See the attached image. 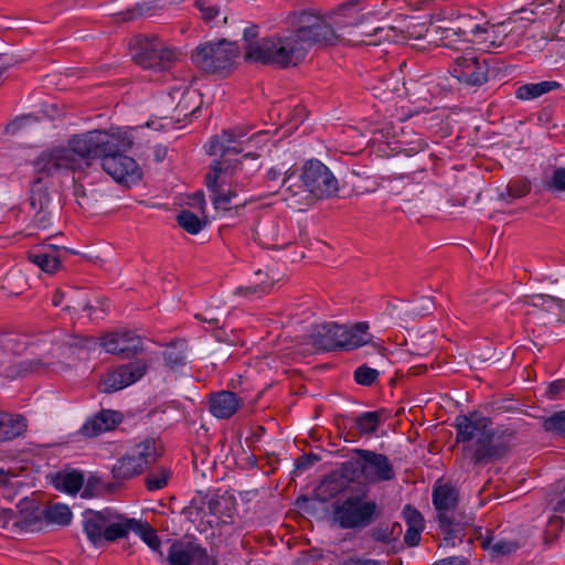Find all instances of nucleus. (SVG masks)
<instances>
[{"mask_svg":"<svg viewBox=\"0 0 565 565\" xmlns=\"http://www.w3.org/2000/svg\"><path fill=\"white\" fill-rule=\"evenodd\" d=\"M340 477L354 482L364 479L367 483L388 482L396 473L390 458L381 452L354 448L351 456L340 465Z\"/></svg>","mask_w":565,"mask_h":565,"instance_id":"5","label":"nucleus"},{"mask_svg":"<svg viewBox=\"0 0 565 565\" xmlns=\"http://www.w3.org/2000/svg\"><path fill=\"white\" fill-rule=\"evenodd\" d=\"M24 531H39L46 524L45 508L32 504L31 508L21 511L20 519L14 522Z\"/></svg>","mask_w":565,"mask_h":565,"instance_id":"30","label":"nucleus"},{"mask_svg":"<svg viewBox=\"0 0 565 565\" xmlns=\"http://www.w3.org/2000/svg\"><path fill=\"white\" fill-rule=\"evenodd\" d=\"M347 34L358 43L365 45H379L382 40L388 36L387 31L375 25L374 17L365 18L361 15L352 22L345 24Z\"/></svg>","mask_w":565,"mask_h":565,"instance_id":"18","label":"nucleus"},{"mask_svg":"<svg viewBox=\"0 0 565 565\" xmlns=\"http://www.w3.org/2000/svg\"><path fill=\"white\" fill-rule=\"evenodd\" d=\"M243 142L238 141L231 136H227L225 132H221L220 135H215L211 138L210 142L206 146V152L210 156H221V160H226L225 157L230 153H241L243 152Z\"/></svg>","mask_w":565,"mask_h":565,"instance_id":"25","label":"nucleus"},{"mask_svg":"<svg viewBox=\"0 0 565 565\" xmlns=\"http://www.w3.org/2000/svg\"><path fill=\"white\" fill-rule=\"evenodd\" d=\"M433 565H468V559L465 557L451 556L439 559L435 562Z\"/></svg>","mask_w":565,"mask_h":565,"instance_id":"60","label":"nucleus"},{"mask_svg":"<svg viewBox=\"0 0 565 565\" xmlns=\"http://www.w3.org/2000/svg\"><path fill=\"white\" fill-rule=\"evenodd\" d=\"M28 203L31 225L38 230L49 228L61 210L60 202L54 200L53 194L41 178L32 182Z\"/></svg>","mask_w":565,"mask_h":565,"instance_id":"12","label":"nucleus"},{"mask_svg":"<svg viewBox=\"0 0 565 565\" xmlns=\"http://www.w3.org/2000/svg\"><path fill=\"white\" fill-rule=\"evenodd\" d=\"M345 565H384L382 562L372 558H350Z\"/></svg>","mask_w":565,"mask_h":565,"instance_id":"63","label":"nucleus"},{"mask_svg":"<svg viewBox=\"0 0 565 565\" xmlns=\"http://www.w3.org/2000/svg\"><path fill=\"white\" fill-rule=\"evenodd\" d=\"M531 192V182L526 178L511 180L499 193V200L511 203L514 200L526 196Z\"/></svg>","mask_w":565,"mask_h":565,"instance_id":"36","label":"nucleus"},{"mask_svg":"<svg viewBox=\"0 0 565 565\" xmlns=\"http://www.w3.org/2000/svg\"><path fill=\"white\" fill-rule=\"evenodd\" d=\"M273 285L264 282L257 284L255 286H247V287H239L237 289V294L248 296V295H255V294H267Z\"/></svg>","mask_w":565,"mask_h":565,"instance_id":"57","label":"nucleus"},{"mask_svg":"<svg viewBox=\"0 0 565 565\" xmlns=\"http://www.w3.org/2000/svg\"><path fill=\"white\" fill-rule=\"evenodd\" d=\"M136 519L125 518L113 513V519L107 521L104 530L103 541L115 542L119 539H127L129 532L134 531Z\"/></svg>","mask_w":565,"mask_h":565,"instance_id":"27","label":"nucleus"},{"mask_svg":"<svg viewBox=\"0 0 565 565\" xmlns=\"http://www.w3.org/2000/svg\"><path fill=\"white\" fill-rule=\"evenodd\" d=\"M450 73L459 83L479 87L488 82L489 66L486 58L471 52L457 57Z\"/></svg>","mask_w":565,"mask_h":565,"instance_id":"13","label":"nucleus"},{"mask_svg":"<svg viewBox=\"0 0 565 565\" xmlns=\"http://www.w3.org/2000/svg\"><path fill=\"white\" fill-rule=\"evenodd\" d=\"M177 222L185 232L195 235L200 233L206 221L201 220L195 213L190 210H182L177 215Z\"/></svg>","mask_w":565,"mask_h":565,"instance_id":"39","label":"nucleus"},{"mask_svg":"<svg viewBox=\"0 0 565 565\" xmlns=\"http://www.w3.org/2000/svg\"><path fill=\"white\" fill-rule=\"evenodd\" d=\"M259 34V26L257 24H252L247 26L243 32V40L245 42V54L244 58L249 62L260 63L263 65H273L276 66L275 62H268L263 58H260L259 54L264 55L265 53H262L263 43L267 40H274L279 39V35H273L263 38L260 40H257Z\"/></svg>","mask_w":565,"mask_h":565,"instance_id":"23","label":"nucleus"},{"mask_svg":"<svg viewBox=\"0 0 565 565\" xmlns=\"http://www.w3.org/2000/svg\"><path fill=\"white\" fill-rule=\"evenodd\" d=\"M46 524L56 523L67 525L72 520V512L64 504H55L45 508Z\"/></svg>","mask_w":565,"mask_h":565,"instance_id":"43","label":"nucleus"},{"mask_svg":"<svg viewBox=\"0 0 565 565\" xmlns=\"http://www.w3.org/2000/svg\"><path fill=\"white\" fill-rule=\"evenodd\" d=\"M131 56L142 68L162 72L169 70L175 60L174 51L158 36H138L131 45Z\"/></svg>","mask_w":565,"mask_h":565,"instance_id":"11","label":"nucleus"},{"mask_svg":"<svg viewBox=\"0 0 565 565\" xmlns=\"http://www.w3.org/2000/svg\"><path fill=\"white\" fill-rule=\"evenodd\" d=\"M275 232H276V225L275 224H270V225L263 224V225H259V226H257V228L255 231L256 239L263 246L268 247V248H274L277 245L274 242H271L270 239H268L267 236H268L269 233L274 234Z\"/></svg>","mask_w":565,"mask_h":565,"instance_id":"51","label":"nucleus"},{"mask_svg":"<svg viewBox=\"0 0 565 565\" xmlns=\"http://www.w3.org/2000/svg\"><path fill=\"white\" fill-rule=\"evenodd\" d=\"M370 487L361 483L348 487L343 498L332 504V521L341 530L366 529L382 515V508L370 499Z\"/></svg>","mask_w":565,"mask_h":565,"instance_id":"4","label":"nucleus"},{"mask_svg":"<svg viewBox=\"0 0 565 565\" xmlns=\"http://www.w3.org/2000/svg\"><path fill=\"white\" fill-rule=\"evenodd\" d=\"M186 349L185 340H174L167 344L166 350L162 352V358L166 367L177 370L184 366L186 363Z\"/></svg>","mask_w":565,"mask_h":565,"instance_id":"29","label":"nucleus"},{"mask_svg":"<svg viewBox=\"0 0 565 565\" xmlns=\"http://www.w3.org/2000/svg\"><path fill=\"white\" fill-rule=\"evenodd\" d=\"M207 508L210 513L215 516H230L233 501L231 497L225 494H215L207 501Z\"/></svg>","mask_w":565,"mask_h":565,"instance_id":"42","label":"nucleus"},{"mask_svg":"<svg viewBox=\"0 0 565 565\" xmlns=\"http://www.w3.org/2000/svg\"><path fill=\"white\" fill-rule=\"evenodd\" d=\"M170 565H215L207 555L206 548L194 542L174 541L169 548Z\"/></svg>","mask_w":565,"mask_h":565,"instance_id":"17","label":"nucleus"},{"mask_svg":"<svg viewBox=\"0 0 565 565\" xmlns=\"http://www.w3.org/2000/svg\"><path fill=\"white\" fill-rule=\"evenodd\" d=\"M543 428L548 433L565 436V411L556 412L543 420Z\"/></svg>","mask_w":565,"mask_h":565,"instance_id":"48","label":"nucleus"},{"mask_svg":"<svg viewBox=\"0 0 565 565\" xmlns=\"http://www.w3.org/2000/svg\"><path fill=\"white\" fill-rule=\"evenodd\" d=\"M13 518V511L10 509H3L0 511V527L4 529Z\"/></svg>","mask_w":565,"mask_h":565,"instance_id":"64","label":"nucleus"},{"mask_svg":"<svg viewBox=\"0 0 565 565\" xmlns=\"http://www.w3.org/2000/svg\"><path fill=\"white\" fill-rule=\"evenodd\" d=\"M380 373L377 370L363 364L354 371V381L363 386H371L379 377Z\"/></svg>","mask_w":565,"mask_h":565,"instance_id":"50","label":"nucleus"},{"mask_svg":"<svg viewBox=\"0 0 565 565\" xmlns=\"http://www.w3.org/2000/svg\"><path fill=\"white\" fill-rule=\"evenodd\" d=\"M26 429V420L21 415L0 412V443L21 436Z\"/></svg>","mask_w":565,"mask_h":565,"instance_id":"26","label":"nucleus"},{"mask_svg":"<svg viewBox=\"0 0 565 565\" xmlns=\"http://www.w3.org/2000/svg\"><path fill=\"white\" fill-rule=\"evenodd\" d=\"M370 536L374 541L384 543V544H388V543L393 542L390 531H388V525H384V524H379L377 526H374L370 531Z\"/></svg>","mask_w":565,"mask_h":565,"instance_id":"54","label":"nucleus"},{"mask_svg":"<svg viewBox=\"0 0 565 565\" xmlns=\"http://www.w3.org/2000/svg\"><path fill=\"white\" fill-rule=\"evenodd\" d=\"M348 488L344 489L343 484L337 479L334 476H328L326 477L321 484L318 487V491L324 497L322 500H326L328 498H335L341 492H347Z\"/></svg>","mask_w":565,"mask_h":565,"instance_id":"47","label":"nucleus"},{"mask_svg":"<svg viewBox=\"0 0 565 565\" xmlns=\"http://www.w3.org/2000/svg\"><path fill=\"white\" fill-rule=\"evenodd\" d=\"M436 521L443 533V540L446 545L456 546L462 543L466 536V529L473 524V516L467 513L463 509L456 510L443 515H436Z\"/></svg>","mask_w":565,"mask_h":565,"instance_id":"16","label":"nucleus"},{"mask_svg":"<svg viewBox=\"0 0 565 565\" xmlns=\"http://www.w3.org/2000/svg\"><path fill=\"white\" fill-rule=\"evenodd\" d=\"M239 55L236 42L225 39L199 45L191 55L192 63L202 71L220 76H227Z\"/></svg>","mask_w":565,"mask_h":565,"instance_id":"10","label":"nucleus"},{"mask_svg":"<svg viewBox=\"0 0 565 565\" xmlns=\"http://www.w3.org/2000/svg\"><path fill=\"white\" fill-rule=\"evenodd\" d=\"M492 425L489 417L478 413L458 415L455 419L456 441L462 445L463 457L473 465L500 460L518 445L515 429Z\"/></svg>","mask_w":565,"mask_h":565,"instance_id":"2","label":"nucleus"},{"mask_svg":"<svg viewBox=\"0 0 565 565\" xmlns=\"http://www.w3.org/2000/svg\"><path fill=\"white\" fill-rule=\"evenodd\" d=\"M433 505L436 510V515H446L459 507L458 491L450 484H443L435 487L431 494Z\"/></svg>","mask_w":565,"mask_h":565,"instance_id":"24","label":"nucleus"},{"mask_svg":"<svg viewBox=\"0 0 565 565\" xmlns=\"http://www.w3.org/2000/svg\"><path fill=\"white\" fill-rule=\"evenodd\" d=\"M259 154L256 152H247L241 159L234 161L223 160L213 161L210 166V171L205 175V185L209 191L213 193L212 203L215 210L228 211L232 209V199L236 196L235 190L224 191L222 184L225 183L226 178H235V185H237L238 174L243 171L244 160L258 159Z\"/></svg>","mask_w":565,"mask_h":565,"instance_id":"9","label":"nucleus"},{"mask_svg":"<svg viewBox=\"0 0 565 565\" xmlns=\"http://www.w3.org/2000/svg\"><path fill=\"white\" fill-rule=\"evenodd\" d=\"M122 414L118 411L102 409L93 417L88 418L81 427V434L84 437L93 438L103 433L113 430L122 422Z\"/></svg>","mask_w":565,"mask_h":565,"instance_id":"19","label":"nucleus"},{"mask_svg":"<svg viewBox=\"0 0 565 565\" xmlns=\"http://www.w3.org/2000/svg\"><path fill=\"white\" fill-rule=\"evenodd\" d=\"M100 345L107 353L121 359H131L143 351L142 339L130 330H117L99 338Z\"/></svg>","mask_w":565,"mask_h":565,"instance_id":"15","label":"nucleus"},{"mask_svg":"<svg viewBox=\"0 0 565 565\" xmlns=\"http://www.w3.org/2000/svg\"><path fill=\"white\" fill-rule=\"evenodd\" d=\"M129 454L137 463H140L142 471L156 463L161 456L156 447L154 439H147L136 445L130 449Z\"/></svg>","mask_w":565,"mask_h":565,"instance_id":"28","label":"nucleus"},{"mask_svg":"<svg viewBox=\"0 0 565 565\" xmlns=\"http://www.w3.org/2000/svg\"><path fill=\"white\" fill-rule=\"evenodd\" d=\"M386 411L384 408L373 412H364L353 419L359 435L374 434L384 420Z\"/></svg>","mask_w":565,"mask_h":565,"instance_id":"33","label":"nucleus"},{"mask_svg":"<svg viewBox=\"0 0 565 565\" xmlns=\"http://www.w3.org/2000/svg\"><path fill=\"white\" fill-rule=\"evenodd\" d=\"M195 7L202 12L203 19L206 21L215 19L218 14V9L209 4L205 0H196Z\"/></svg>","mask_w":565,"mask_h":565,"instance_id":"55","label":"nucleus"},{"mask_svg":"<svg viewBox=\"0 0 565 565\" xmlns=\"http://www.w3.org/2000/svg\"><path fill=\"white\" fill-rule=\"evenodd\" d=\"M93 139H87V132L74 135L67 147H56L42 152L34 160L38 173L53 175L63 171L83 170L87 163V154L92 153L89 146Z\"/></svg>","mask_w":565,"mask_h":565,"instance_id":"6","label":"nucleus"},{"mask_svg":"<svg viewBox=\"0 0 565 565\" xmlns=\"http://www.w3.org/2000/svg\"><path fill=\"white\" fill-rule=\"evenodd\" d=\"M170 469L166 467H159L156 470L150 471L145 478V486L148 491H157L168 486L171 478Z\"/></svg>","mask_w":565,"mask_h":565,"instance_id":"40","label":"nucleus"},{"mask_svg":"<svg viewBox=\"0 0 565 565\" xmlns=\"http://www.w3.org/2000/svg\"><path fill=\"white\" fill-rule=\"evenodd\" d=\"M114 18H115L116 22H120V23L129 22V21H134V20L138 19L134 7L115 13Z\"/></svg>","mask_w":565,"mask_h":565,"instance_id":"59","label":"nucleus"},{"mask_svg":"<svg viewBox=\"0 0 565 565\" xmlns=\"http://www.w3.org/2000/svg\"><path fill=\"white\" fill-rule=\"evenodd\" d=\"M195 99V92H191L189 89L184 90L174 108V111L178 114V116L186 117L189 115H193L198 109V106H194Z\"/></svg>","mask_w":565,"mask_h":565,"instance_id":"46","label":"nucleus"},{"mask_svg":"<svg viewBox=\"0 0 565 565\" xmlns=\"http://www.w3.org/2000/svg\"><path fill=\"white\" fill-rule=\"evenodd\" d=\"M243 404V398L231 391L211 393L209 397V411L220 419L231 418Z\"/></svg>","mask_w":565,"mask_h":565,"instance_id":"20","label":"nucleus"},{"mask_svg":"<svg viewBox=\"0 0 565 565\" xmlns=\"http://www.w3.org/2000/svg\"><path fill=\"white\" fill-rule=\"evenodd\" d=\"M492 541L493 537L491 535H487L481 539L480 544L483 550L491 551L492 556L510 555L520 547L519 544L513 541L499 540L494 543Z\"/></svg>","mask_w":565,"mask_h":565,"instance_id":"38","label":"nucleus"},{"mask_svg":"<svg viewBox=\"0 0 565 565\" xmlns=\"http://www.w3.org/2000/svg\"><path fill=\"white\" fill-rule=\"evenodd\" d=\"M559 83L554 81H543L540 83H529L521 85L515 90V97L521 100H530L537 98L551 90L558 88Z\"/></svg>","mask_w":565,"mask_h":565,"instance_id":"34","label":"nucleus"},{"mask_svg":"<svg viewBox=\"0 0 565 565\" xmlns=\"http://www.w3.org/2000/svg\"><path fill=\"white\" fill-rule=\"evenodd\" d=\"M525 302L530 306L542 308L546 311H550L553 307H556L562 311L565 310V302L563 299L548 295H533L527 297Z\"/></svg>","mask_w":565,"mask_h":565,"instance_id":"44","label":"nucleus"},{"mask_svg":"<svg viewBox=\"0 0 565 565\" xmlns=\"http://www.w3.org/2000/svg\"><path fill=\"white\" fill-rule=\"evenodd\" d=\"M47 369L49 363L44 362L42 359H31L12 363L7 367L6 372L9 377H18L32 374H43Z\"/></svg>","mask_w":565,"mask_h":565,"instance_id":"31","label":"nucleus"},{"mask_svg":"<svg viewBox=\"0 0 565 565\" xmlns=\"http://www.w3.org/2000/svg\"><path fill=\"white\" fill-rule=\"evenodd\" d=\"M546 188L556 192H565V168H556Z\"/></svg>","mask_w":565,"mask_h":565,"instance_id":"53","label":"nucleus"},{"mask_svg":"<svg viewBox=\"0 0 565 565\" xmlns=\"http://www.w3.org/2000/svg\"><path fill=\"white\" fill-rule=\"evenodd\" d=\"M250 129L252 127L249 126H237L232 129L223 130V132L238 141H242L243 143L255 142L256 145H265L268 141L267 131L259 130L248 136Z\"/></svg>","mask_w":565,"mask_h":565,"instance_id":"37","label":"nucleus"},{"mask_svg":"<svg viewBox=\"0 0 565 565\" xmlns=\"http://www.w3.org/2000/svg\"><path fill=\"white\" fill-rule=\"evenodd\" d=\"M565 390V381L564 380H557L550 384L547 388V394L550 397L557 396L561 392Z\"/></svg>","mask_w":565,"mask_h":565,"instance_id":"61","label":"nucleus"},{"mask_svg":"<svg viewBox=\"0 0 565 565\" xmlns=\"http://www.w3.org/2000/svg\"><path fill=\"white\" fill-rule=\"evenodd\" d=\"M106 302V300H97L96 305L85 302L82 306V310L87 312L93 320L103 319V315L108 310Z\"/></svg>","mask_w":565,"mask_h":565,"instance_id":"52","label":"nucleus"},{"mask_svg":"<svg viewBox=\"0 0 565 565\" xmlns=\"http://www.w3.org/2000/svg\"><path fill=\"white\" fill-rule=\"evenodd\" d=\"M284 23L286 33L279 39L267 40L260 50V58L275 62L285 70L302 63L309 50L316 44H331L337 35L323 17L310 11L298 10L288 13Z\"/></svg>","mask_w":565,"mask_h":565,"instance_id":"1","label":"nucleus"},{"mask_svg":"<svg viewBox=\"0 0 565 565\" xmlns=\"http://www.w3.org/2000/svg\"><path fill=\"white\" fill-rule=\"evenodd\" d=\"M134 531L140 536V539L153 551H158L161 545V541L156 530L147 522L136 520Z\"/></svg>","mask_w":565,"mask_h":565,"instance_id":"41","label":"nucleus"},{"mask_svg":"<svg viewBox=\"0 0 565 565\" xmlns=\"http://www.w3.org/2000/svg\"><path fill=\"white\" fill-rule=\"evenodd\" d=\"M113 519V513L109 510L92 511L86 510L83 514V527L87 539L95 546L103 542L104 530L106 529L107 521Z\"/></svg>","mask_w":565,"mask_h":565,"instance_id":"21","label":"nucleus"},{"mask_svg":"<svg viewBox=\"0 0 565 565\" xmlns=\"http://www.w3.org/2000/svg\"><path fill=\"white\" fill-rule=\"evenodd\" d=\"M424 529H414V527H407L405 535H404V542L408 546H417L420 542V534Z\"/></svg>","mask_w":565,"mask_h":565,"instance_id":"58","label":"nucleus"},{"mask_svg":"<svg viewBox=\"0 0 565 565\" xmlns=\"http://www.w3.org/2000/svg\"><path fill=\"white\" fill-rule=\"evenodd\" d=\"M159 8L157 1H142L138 2L136 6H134V9L136 11V14L138 18L142 15H150L154 10Z\"/></svg>","mask_w":565,"mask_h":565,"instance_id":"56","label":"nucleus"},{"mask_svg":"<svg viewBox=\"0 0 565 565\" xmlns=\"http://www.w3.org/2000/svg\"><path fill=\"white\" fill-rule=\"evenodd\" d=\"M313 344L322 351L353 350L372 339L366 322H358L351 328L337 323L316 326L311 333Z\"/></svg>","mask_w":565,"mask_h":565,"instance_id":"8","label":"nucleus"},{"mask_svg":"<svg viewBox=\"0 0 565 565\" xmlns=\"http://www.w3.org/2000/svg\"><path fill=\"white\" fill-rule=\"evenodd\" d=\"M61 252L67 253V248L54 244L44 243L42 248L29 253V259L47 274L55 273L61 266Z\"/></svg>","mask_w":565,"mask_h":565,"instance_id":"22","label":"nucleus"},{"mask_svg":"<svg viewBox=\"0 0 565 565\" xmlns=\"http://www.w3.org/2000/svg\"><path fill=\"white\" fill-rule=\"evenodd\" d=\"M142 472L140 463L129 452L120 457L113 466L111 473L116 480H129Z\"/></svg>","mask_w":565,"mask_h":565,"instance_id":"35","label":"nucleus"},{"mask_svg":"<svg viewBox=\"0 0 565 565\" xmlns=\"http://www.w3.org/2000/svg\"><path fill=\"white\" fill-rule=\"evenodd\" d=\"M53 483L57 490L75 494L84 484V475L77 470L60 471L54 477Z\"/></svg>","mask_w":565,"mask_h":565,"instance_id":"32","label":"nucleus"},{"mask_svg":"<svg viewBox=\"0 0 565 565\" xmlns=\"http://www.w3.org/2000/svg\"><path fill=\"white\" fill-rule=\"evenodd\" d=\"M26 280L20 270H10L3 278L2 289L10 295H20Z\"/></svg>","mask_w":565,"mask_h":565,"instance_id":"45","label":"nucleus"},{"mask_svg":"<svg viewBox=\"0 0 565 565\" xmlns=\"http://www.w3.org/2000/svg\"><path fill=\"white\" fill-rule=\"evenodd\" d=\"M94 142L89 146L92 153L87 154L86 167L92 160L100 159L103 170L118 183L136 182L141 178V170L136 160L125 152L132 145V138L125 131L92 130L87 131V139Z\"/></svg>","mask_w":565,"mask_h":565,"instance_id":"3","label":"nucleus"},{"mask_svg":"<svg viewBox=\"0 0 565 565\" xmlns=\"http://www.w3.org/2000/svg\"><path fill=\"white\" fill-rule=\"evenodd\" d=\"M407 527L424 529V516L418 509L412 504H406L402 511Z\"/></svg>","mask_w":565,"mask_h":565,"instance_id":"49","label":"nucleus"},{"mask_svg":"<svg viewBox=\"0 0 565 565\" xmlns=\"http://www.w3.org/2000/svg\"><path fill=\"white\" fill-rule=\"evenodd\" d=\"M148 367V362L140 359L120 365L103 377L100 391L104 393L120 391L139 381L147 373Z\"/></svg>","mask_w":565,"mask_h":565,"instance_id":"14","label":"nucleus"},{"mask_svg":"<svg viewBox=\"0 0 565 565\" xmlns=\"http://www.w3.org/2000/svg\"><path fill=\"white\" fill-rule=\"evenodd\" d=\"M19 482H11L10 484L2 488V497L9 501L13 500L18 494Z\"/></svg>","mask_w":565,"mask_h":565,"instance_id":"62","label":"nucleus"},{"mask_svg":"<svg viewBox=\"0 0 565 565\" xmlns=\"http://www.w3.org/2000/svg\"><path fill=\"white\" fill-rule=\"evenodd\" d=\"M301 183L295 181V177L289 171L285 172L282 186L291 196H297L302 192L309 193L315 199L331 198L337 194L339 186L338 180L330 169L317 159H310L305 162L300 174Z\"/></svg>","mask_w":565,"mask_h":565,"instance_id":"7","label":"nucleus"}]
</instances>
